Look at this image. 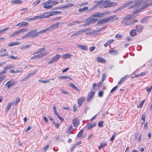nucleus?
Listing matches in <instances>:
<instances>
[{
	"instance_id": "48",
	"label": "nucleus",
	"mask_w": 152,
	"mask_h": 152,
	"mask_svg": "<svg viewBox=\"0 0 152 152\" xmlns=\"http://www.w3.org/2000/svg\"><path fill=\"white\" fill-rule=\"evenodd\" d=\"M116 133H113V135H112V137L110 139V141H113L114 139V138L115 136L116 135Z\"/></svg>"
},
{
	"instance_id": "41",
	"label": "nucleus",
	"mask_w": 152,
	"mask_h": 152,
	"mask_svg": "<svg viewBox=\"0 0 152 152\" xmlns=\"http://www.w3.org/2000/svg\"><path fill=\"white\" fill-rule=\"evenodd\" d=\"M12 103H9L7 106L6 108V111L7 112L8 111H9L10 109L11 106H12Z\"/></svg>"
},
{
	"instance_id": "49",
	"label": "nucleus",
	"mask_w": 152,
	"mask_h": 152,
	"mask_svg": "<svg viewBox=\"0 0 152 152\" xmlns=\"http://www.w3.org/2000/svg\"><path fill=\"white\" fill-rule=\"evenodd\" d=\"M9 28V27H7L4 28L3 29L1 30H0V33L6 31H7L8 30Z\"/></svg>"
},
{
	"instance_id": "5",
	"label": "nucleus",
	"mask_w": 152,
	"mask_h": 152,
	"mask_svg": "<svg viewBox=\"0 0 152 152\" xmlns=\"http://www.w3.org/2000/svg\"><path fill=\"white\" fill-rule=\"evenodd\" d=\"M44 13L45 14H48V15H45V14H43L41 15L35 16L34 18L36 19H41L46 18L47 17H49L50 16L56 15L55 11H51L50 12H45Z\"/></svg>"
},
{
	"instance_id": "33",
	"label": "nucleus",
	"mask_w": 152,
	"mask_h": 152,
	"mask_svg": "<svg viewBox=\"0 0 152 152\" xmlns=\"http://www.w3.org/2000/svg\"><path fill=\"white\" fill-rule=\"evenodd\" d=\"M109 52L113 56L118 53V52L117 50H110Z\"/></svg>"
},
{
	"instance_id": "23",
	"label": "nucleus",
	"mask_w": 152,
	"mask_h": 152,
	"mask_svg": "<svg viewBox=\"0 0 152 152\" xmlns=\"http://www.w3.org/2000/svg\"><path fill=\"white\" fill-rule=\"evenodd\" d=\"M94 91H91L88 95L87 101H89L92 98H93V96L94 95Z\"/></svg>"
},
{
	"instance_id": "54",
	"label": "nucleus",
	"mask_w": 152,
	"mask_h": 152,
	"mask_svg": "<svg viewBox=\"0 0 152 152\" xmlns=\"http://www.w3.org/2000/svg\"><path fill=\"white\" fill-rule=\"evenodd\" d=\"M20 99L19 97H17L14 103L15 105H17L18 103L20 101Z\"/></svg>"
},
{
	"instance_id": "43",
	"label": "nucleus",
	"mask_w": 152,
	"mask_h": 152,
	"mask_svg": "<svg viewBox=\"0 0 152 152\" xmlns=\"http://www.w3.org/2000/svg\"><path fill=\"white\" fill-rule=\"evenodd\" d=\"M31 46V44H29L28 45H26L25 46H23L21 48V49H26L28 48Z\"/></svg>"
},
{
	"instance_id": "16",
	"label": "nucleus",
	"mask_w": 152,
	"mask_h": 152,
	"mask_svg": "<svg viewBox=\"0 0 152 152\" xmlns=\"http://www.w3.org/2000/svg\"><path fill=\"white\" fill-rule=\"evenodd\" d=\"M133 3L131 4L133 8L137 7L141 5V2L140 1H132Z\"/></svg>"
},
{
	"instance_id": "42",
	"label": "nucleus",
	"mask_w": 152,
	"mask_h": 152,
	"mask_svg": "<svg viewBox=\"0 0 152 152\" xmlns=\"http://www.w3.org/2000/svg\"><path fill=\"white\" fill-rule=\"evenodd\" d=\"M40 2V0H37L35 2H34L32 4V6H37L38 4Z\"/></svg>"
},
{
	"instance_id": "34",
	"label": "nucleus",
	"mask_w": 152,
	"mask_h": 152,
	"mask_svg": "<svg viewBox=\"0 0 152 152\" xmlns=\"http://www.w3.org/2000/svg\"><path fill=\"white\" fill-rule=\"evenodd\" d=\"M69 85L76 90L80 91L79 89L73 83H69Z\"/></svg>"
},
{
	"instance_id": "4",
	"label": "nucleus",
	"mask_w": 152,
	"mask_h": 152,
	"mask_svg": "<svg viewBox=\"0 0 152 152\" xmlns=\"http://www.w3.org/2000/svg\"><path fill=\"white\" fill-rule=\"evenodd\" d=\"M98 19L94 18L92 16H91L90 17L88 18L86 21L85 22V23L83 25V27H85L86 26H88L90 24L94 23Z\"/></svg>"
},
{
	"instance_id": "62",
	"label": "nucleus",
	"mask_w": 152,
	"mask_h": 152,
	"mask_svg": "<svg viewBox=\"0 0 152 152\" xmlns=\"http://www.w3.org/2000/svg\"><path fill=\"white\" fill-rule=\"evenodd\" d=\"M72 129H73V127H72V126L71 125L69 127L67 132H70V131H72Z\"/></svg>"
},
{
	"instance_id": "64",
	"label": "nucleus",
	"mask_w": 152,
	"mask_h": 152,
	"mask_svg": "<svg viewBox=\"0 0 152 152\" xmlns=\"http://www.w3.org/2000/svg\"><path fill=\"white\" fill-rule=\"evenodd\" d=\"M61 18V17H58L55 18H53V21H55L56 20H58L60 19Z\"/></svg>"
},
{
	"instance_id": "36",
	"label": "nucleus",
	"mask_w": 152,
	"mask_h": 152,
	"mask_svg": "<svg viewBox=\"0 0 152 152\" xmlns=\"http://www.w3.org/2000/svg\"><path fill=\"white\" fill-rule=\"evenodd\" d=\"M88 9V7H85L82 8H80L78 10V11L79 12H81L85 11L87 10Z\"/></svg>"
},
{
	"instance_id": "29",
	"label": "nucleus",
	"mask_w": 152,
	"mask_h": 152,
	"mask_svg": "<svg viewBox=\"0 0 152 152\" xmlns=\"http://www.w3.org/2000/svg\"><path fill=\"white\" fill-rule=\"evenodd\" d=\"M77 46L78 47L82 50H88V47L86 46H84L82 45H77Z\"/></svg>"
},
{
	"instance_id": "24",
	"label": "nucleus",
	"mask_w": 152,
	"mask_h": 152,
	"mask_svg": "<svg viewBox=\"0 0 152 152\" xmlns=\"http://www.w3.org/2000/svg\"><path fill=\"white\" fill-rule=\"evenodd\" d=\"M49 3H48V1L47 2H44L43 4V5H44V8H46L47 9H49L50 8H51L53 7V5H48L49 4Z\"/></svg>"
},
{
	"instance_id": "32",
	"label": "nucleus",
	"mask_w": 152,
	"mask_h": 152,
	"mask_svg": "<svg viewBox=\"0 0 152 152\" xmlns=\"http://www.w3.org/2000/svg\"><path fill=\"white\" fill-rule=\"evenodd\" d=\"M96 59L97 61L99 62L103 63H105L106 62V61L104 59L100 57H97Z\"/></svg>"
},
{
	"instance_id": "22",
	"label": "nucleus",
	"mask_w": 152,
	"mask_h": 152,
	"mask_svg": "<svg viewBox=\"0 0 152 152\" xmlns=\"http://www.w3.org/2000/svg\"><path fill=\"white\" fill-rule=\"evenodd\" d=\"M104 14V13H101L99 12H97L96 13L93 14L92 16L94 17H98L99 18H102Z\"/></svg>"
},
{
	"instance_id": "27",
	"label": "nucleus",
	"mask_w": 152,
	"mask_h": 152,
	"mask_svg": "<svg viewBox=\"0 0 152 152\" xmlns=\"http://www.w3.org/2000/svg\"><path fill=\"white\" fill-rule=\"evenodd\" d=\"M85 98L83 97H82L78 100V103L79 106L80 107L82 105L85 100Z\"/></svg>"
},
{
	"instance_id": "30",
	"label": "nucleus",
	"mask_w": 152,
	"mask_h": 152,
	"mask_svg": "<svg viewBox=\"0 0 152 152\" xmlns=\"http://www.w3.org/2000/svg\"><path fill=\"white\" fill-rule=\"evenodd\" d=\"M20 43L18 42H12L8 44V46L9 47H12L15 45H19Z\"/></svg>"
},
{
	"instance_id": "44",
	"label": "nucleus",
	"mask_w": 152,
	"mask_h": 152,
	"mask_svg": "<svg viewBox=\"0 0 152 152\" xmlns=\"http://www.w3.org/2000/svg\"><path fill=\"white\" fill-rule=\"evenodd\" d=\"M126 76L122 77L121 80L118 82V84H120L121 83L126 79Z\"/></svg>"
},
{
	"instance_id": "45",
	"label": "nucleus",
	"mask_w": 152,
	"mask_h": 152,
	"mask_svg": "<svg viewBox=\"0 0 152 152\" xmlns=\"http://www.w3.org/2000/svg\"><path fill=\"white\" fill-rule=\"evenodd\" d=\"M83 132V130L82 129L79 132V133L77 135V137H80L82 135Z\"/></svg>"
},
{
	"instance_id": "12",
	"label": "nucleus",
	"mask_w": 152,
	"mask_h": 152,
	"mask_svg": "<svg viewBox=\"0 0 152 152\" xmlns=\"http://www.w3.org/2000/svg\"><path fill=\"white\" fill-rule=\"evenodd\" d=\"M146 2L148 3L143 6L141 8V10L145 9L148 6L152 5V0H146Z\"/></svg>"
},
{
	"instance_id": "25",
	"label": "nucleus",
	"mask_w": 152,
	"mask_h": 152,
	"mask_svg": "<svg viewBox=\"0 0 152 152\" xmlns=\"http://www.w3.org/2000/svg\"><path fill=\"white\" fill-rule=\"evenodd\" d=\"M15 67V66L14 65H7L4 67V69L6 71V72H7V70L10 69L12 68H14Z\"/></svg>"
},
{
	"instance_id": "55",
	"label": "nucleus",
	"mask_w": 152,
	"mask_h": 152,
	"mask_svg": "<svg viewBox=\"0 0 152 152\" xmlns=\"http://www.w3.org/2000/svg\"><path fill=\"white\" fill-rule=\"evenodd\" d=\"M103 95V92L102 91H100L99 92L98 96L100 97H102Z\"/></svg>"
},
{
	"instance_id": "1",
	"label": "nucleus",
	"mask_w": 152,
	"mask_h": 152,
	"mask_svg": "<svg viewBox=\"0 0 152 152\" xmlns=\"http://www.w3.org/2000/svg\"><path fill=\"white\" fill-rule=\"evenodd\" d=\"M139 12V10H136L134 11L131 14L128 15L123 17V20L121 21L122 24L126 26L134 24L137 22V20L136 19L131 21L128 20L138 16Z\"/></svg>"
},
{
	"instance_id": "19",
	"label": "nucleus",
	"mask_w": 152,
	"mask_h": 152,
	"mask_svg": "<svg viewBox=\"0 0 152 152\" xmlns=\"http://www.w3.org/2000/svg\"><path fill=\"white\" fill-rule=\"evenodd\" d=\"M96 125V123H88L85 127V128H87L88 129H91L94 127Z\"/></svg>"
},
{
	"instance_id": "18",
	"label": "nucleus",
	"mask_w": 152,
	"mask_h": 152,
	"mask_svg": "<svg viewBox=\"0 0 152 152\" xmlns=\"http://www.w3.org/2000/svg\"><path fill=\"white\" fill-rule=\"evenodd\" d=\"M133 3V2L132 1H130L129 3L126 4L124 5H123L122 6L119 7L118 10H117V12L121 10L122 9H124L125 7H127L129 6V5Z\"/></svg>"
},
{
	"instance_id": "21",
	"label": "nucleus",
	"mask_w": 152,
	"mask_h": 152,
	"mask_svg": "<svg viewBox=\"0 0 152 152\" xmlns=\"http://www.w3.org/2000/svg\"><path fill=\"white\" fill-rule=\"evenodd\" d=\"M28 28H23L20 29L19 30L15 31L17 34V35H20L22 33H24L27 32L28 31Z\"/></svg>"
},
{
	"instance_id": "3",
	"label": "nucleus",
	"mask_w": 152,
	"mask_h": 152,
	"mask_svg": "<svg viewBox=\"0 0 152 152\" xmlns=\"http://www.w3.org/2000/svg\"><path fill=\"white\" fill-rule=\"evenodd\" d=\"M45 49V48H41L39 49L38 50L36 51L35 52L33 53V55L35 54H37L39 53L38 54L36 55H35L31 57L30 58L31 60H33L36 59H39L40 58L44 56H45L49 53L48 52H43Z\"/></svg>"
},
{
	"instance_id": "59",
	"label": "nucleus",
	"mask_w": 152,
	"mask_h": 152,
	"mask_svg": "<svg viewBox=\"0 0 152 152\" xmlns=\"http://www.w3.org/2000/svg\"><path fill=\"white\" fill-rule=\"evenodd\" d=\"M37 70L36 69L34 71L32 72H31L29 73V74H30V75L31 76L32 75H34L37 72Z\"/></svg>"
},
{
	"instance_id": "28",
	"label": "nucleus",
	"mask_w": 152,
	"mask_h": 152,
	"mask_svg": "<svg viewBox=\"0 0 152 152\" xmlns=\"http://www.w3.org/2000/svg\"><path fill=\"white\" fill-rule=\"evenodd\" d=\"M71 56L72 55L71 54L68 53L64 54L62 55V56L64 59H66L69 58L71 57Z\"/></svg>"
},
{
	"instance_id": "35",
	"label": "nucleus",
	"mask_w": 152,
	"mask_h": 152,
	"mask_svg": "<svg viewBox=\"0 0 152 152\" xmlns=\"http://www.w3.org/2000/svg\"><path fill=\"white\" fill-rule=\"evenodd\" d=\"M104 4V0H102L100 1H99L97 2L96 3V6L98 7H100V5H102V7H103Z\"/></svg>"
},
{
	"instance_id": "63",
	"label": "nucleus",
	"mask_w": 152,
	"mask_h": 152,
	"mask_svg": "<svg viewBox=\"0 0 152 152\" xmlns=\"http://www.w3.org/2000/svg\"><path fill=\"white\" fill-rule=\"evenodd\" d=\"M10 58H11L12 59H14V60H16L18 58V56L15 57V56H10Z\"/></svg>"
},
{
	"instance_id": "31",
	"label": "nucleus",
	"mask_w": 152,
	"mask_h": 152,
	"mask_svg": "<svg viewBox=\"0 0 152 152\" xmlns=\"http://www.w3.org/2000/svg\"><path fill=\"white\" fill-rule=\"evenodd\" d=\"M136 30L132 29L130 32V34L131 36L134 37L137 34Z\"/></svg>"
},
{
	"instance_id": "8",
	"label": "nucleus",
	"mask_w": 152,
	"mask_h": 152,
	"mask_svg": "<svg viewBox=\"0 0 152 152\" xmlns=\"http://www.w3.org/2000/svg\"><path fill=\"white\" fill-rule=\"evenodd\" d=\"M91 30V29L89 28L80 30L79 31L76 32L73 34L71 35L70 36V37H72L74 36H78L81 34L82 33Z\"/></svg>"
},
{
	"instance_id": "60",
	"label": "nucleus",
	"mask_w": 152,
	"mask_h": 152,
	"mask_svg": "<svg viewBox=\"0 0 152 152\" xmlns=\"http://www.w3.org/2000/svg\"><path fill=\"white\" fill-rule=\"evenodd\" d=\"M95 47L94 46H92L90 48V51L91 52H93L95 49Z\"/></svg>"
},
{
	"instance_id": "38",
	"label": "nucleus",
	"mask_w": 152,
	"mask_h": 152,
	"mask_svg": "<svg viewBox=\"0 0 152 152\" xmlns=\"http://www.w3.org/2000/svg\"><path fill=\"white\" fill-rule=\"evenodd\" d=\"M107 145V144L106 142L104 143L102 142L101 143L100 146L99 147V149L100 150L102 148H103L105 146H106Z\"/></svg>"
},
{
	"instance_id": "52",
	"label": "nucleus",
	"mask_w": 152,
	"mask_h": 152,
	"mask_svg": "<svg viewBox=\"0 0 152 152\" xmlns=\"http://www.w3.org/2000/svg\"><path fill=\"white\" fill-rule=\"evenodd\" d=\"M147 18H145L141 20V22L143 23H146L147 22Z\"/></svg>"
},
{
	"instance_id": "39",
	"label": "nucleus",
	"mask_w": 152,
	"mask_h": 152,
	"mask_svg": "<svg viewBox=\"0 0 152 152\" xmlns=\"http://www.w3.org/2000/svg\"><path fill=\"white\" fill-rule=\"evenodd\" d=\"M21 3V1L19 0H14L11 1L12 4H20Z\"/></svg>"
},
{
	"instance_id": "7",
	"label": "nucleus",
	"mask_w": 152,
	"mask_h": 152,
	"mask_svg": "<svg viewBox=\"0 0 152 152\" xmlns=\"http://www.w3.org/2000/svg\"><path fill=\"white\" fill-rule=\"evenodd\" d=\"M103 7L104 8L110 7L117 5V4L114 2H111L110 1H104Z\"/></svg>"
},
{
	"instance_id": "58",
	"label": "nucleus",
	"mask_w": 152,
	"mask_h": 152,
	"mask_svg": "<svg viewBox=\"0 0 152 152\" xmlns=\"http://www.w3.org/2000/svg\"><path fill=\"white\" fill-rule=\"evenodd\" d=\"M117 87H118V86H115V87H114V88H113V89L110 91V93H113V92H114V91H115V90H116V89H117Z\"/></svg>"
},
{
	"instance_id": "47",
	"label": "nucleus",
	"mask_w": 152,
	"mask_h": 152,
	"mask_svg": "<svg viewBox=\"0 0 152 152\" xmlns=\"http://www.w3.org/2000/svg\"><path fill=\"white\" fill-rule=\"evenodd\" d=\"M53 110L54 111L55 114L56 115L58 114L56 109V107L55 106H54L53 108Z\"/></svg>"
},
{
	"instance_id": "2",
	"label": "nucleus",
	"mask_w": 152,
	"mask_h": 152,
	"mask_svg": "<svg viewBox=\"0 0 152 152\" xmlns=\"http://www.w3.org/2000/svg\"><path fill=\"white\" fill-rule=\"evenodd\" d=\"M37 29L30 31L23 36L21 39H24L29 37L33 38L40 34L44 33L43 30H42L37 32Z\"/></svg>"
},
{
	"instance_id": "13",
	"label": "nucleus",
	"mask_w": 152,
	"mask_h": 152,
	"mask_svg": "<svg viewBox=\"0 0 152 152\" xmlns=\"http://www.w3.org/2000/svg\"><path fill=\"white\" fill-rule=\"evenodd\" d=\"M83 21L82 20H78L75 21H73L68 24H67L68 26H70L73 25H76L77 24L82 23Z\"/></svg>"
},
{
	"instance_id": "6",
	"label": "nucleus",
	"mask_w": 152,
	"mask_h": 152,
	"mask_svg": "<svg viewBox=\"0 0 152 152\" xmlns=\"http://www.w3.org/2000/svg\"><path fill=\"white\" fill-rule=\"evenodd\" d=\"M59 25L60 23L59 22H57L53 24L45 29H42L44 33H45L47 31H51L53 29H56L59 27Z\"/></svg>"
},
{
	"instance_id": "57",
	"label": "nucleus",
	"mask_w": 152,
	"mask_h": 152,
	"mask_svg": "<svg viewBox=\"0 0 152 152\" xmlns=\"http://www.w3.org/2000/svg\"><path fill=\"white\" fill-rule=\"evenodd\" d=\"M146 118V115L145 114H143L142 116V119L143 121V123L145 122Z\"/></svg>"
},
{
	"instance_id": "40",
	"label": "nucleus",
	"mask_w": 152,
	"mask_h": 152,
	"mask_svg": "<svg viewBox=\"0 0 152 152\" xmlns=\"http://www.w3.org/2000/svg\"><path fill=\"white\" fill-rule=\"evenodd\" d=\"M21 11L22 12H21V14L22 15L24 13L26 12H27L28 11V10L27 8H24L21 10Z\"/></svg>"
},
{
	"instance_id": "26",
	"label": "nucleus",
	"mask_w": 152,
	"mask_h": 152,
	"mask_svg": "<svg viewBox=\"0 0 152 152\" xmlns=\"http://www.w3.org/2000/svg\"><path fill=\"white\" fill-rule=\"evenodd\" d=\"M15 67V66L14 65H7L4 67V69L6 71V72H7V70L10 69L12 68H14Z\"/></svg>"
},
{
	"instance_id": "53",
	"label": "nucleus",
	"mask_w": 152,
	"mask_h": 152,
	"mask_svg": "<svg viewBox=\"0 0 152 152\" xmlns=\"http://www.w3.org/2000/svg\"><path fill=\"white\" fill-rule=\"evenodd\" d=\"M56 115L60 119V120L61 121H64V119L62 117L59 116L58 114Z\"/></svg>"
},
{
	"instance_id": "11",
	"label": "nucleus",
	"mask_w": 152,
	"mask_h": 152,
	"mask_svg": "<svg viewBox=\"0 0 152 152\" xmlns=\"http://www.w3.org/2000/svg\"><path fill=\"white\" fill-rule=\"evenodd\" d=\"M116 15H113L107 18L108 22L111 21V22H113L115 20L118 19L119 18H116Z\"/></svg>"
},
{
	"instance_id": "51",
	"label": "nucleus",
	"mask_w": 152,
	"mask_h": 152,
	"mask_svg": "<svg viewBox=\"0 0 152 152\" xmlns=\"http://www.w3.org/2000/svg\"><path fill=\"white\" fill-rule=\"evenodd\" d=\"M6 77L5 75H3V76L0 77V83H1L3 80Z\"/></svg>"
},
{
	"instance_id": "56",
	"label": "nucleus",
	"mask_w": 152,
	"mask_h": 152,
	"mask_svg": "<svg viewBox=\"0 0 152 152\" xmlns=\"http://www.w3.org/2000/svg\"><path fill=\"white\" fill-rule=\"evenodd\" d=\"M104 122L103 121H101L99 122L98 124V126L99 127H102L103 126V123Z\"/></svg>"
},
{
	"instance_id": "15",
	"label": "nucleus",
	"mask_w": 152,
	"mask_h": 152,
	"mask_svg": "<svg viewBox=\"0 0 152 152\" xmlns=\"http://www.w3.org/2000/svg\"><path fill=\"white\" fill-rule=\"evenodd\" d=\"M133 3L131 4L133 8L137 7L141 5V2L140 1H132Z\"/></svg>"
},
{
	"instance_id": "20",
	"label": "nucleus",
	"mask_w": 152,
	"mask_h": 152,
	"mask_svg": "<svg viewBox=\"0 0 152 152\" xmlns=\"http://www.w3.org/2000/svg\"><path fill=\"white\" fill-rule=\"evenodd\" d=\"M80 121L77 118H75L73 121V124L75 127L77 128L79 125Z\"/></svg>"
},
{
	"instance_id": "50",
	"label": "nucleus",
	"mask_w": 152,
	"mask_h": 152,
	"mask_svg": "<svg viewBox=\"0 0 152 152\" xmlns=\"http://www.w3.org/2000/svg\"><path fill=\"white\" fill-rule=\"evenodd\" d=\"M146 74V73L145 72H142L139 75H135V77H139V76H141L143 75H145Z\"/></svg>"
},
{
	"instance_id": "37",
	"label": "nucleus",
	"mask_w": 152,
	"mask_h": 152,
	"mask_svg": "<svg viewBox=\"0 0 152 152\" xmlns=\"http://www.w3.org/2000/svg\"><path fill=\"white\" fill-rule=\"evenodd\" d=\"M136 28V30L137 32L141 31L143 29V26H137Z\"/></svg>"
},
{
	"instance_id": "14",
	"label": "nucleus",
	"mask_w": 152,
	"mask_h": 152,
	"mask_svg": "<svg viewBox=\"0 0 152 152\" xmlns=\"http://www.w3.org/2000/svg\"><path fill=\"white\" fill-rule=\"evenodd\" d=\"M108 22L107 18L99 19L97 22V23L99 24H104Z\"/></svg>"
},
{
	"instance_id": "61",
	"label": "nucleus",
	"mask_w": 152,
	"mask_h": 152,
	"mask_svg": "<svg viewBox=\"0 0 152 152\" xmlns=\"http://www.w3.org/2000/svg\"><path fill=\"white\" fill-rule=\"evenodd\" d=\"M49 145H48L44 147V151L46 152L47 151V150L49 148Z\"/></svg>"
},
{
	"instance_id": "17",
	"label": "nucleus",
	"mask_w": 152,
	"mask_h": 152,
	"mask_svg": "<svg viewBox=\"0 0 152 152\" xmlns=\"http://www.w3.org/2000/svg\"><path fill=\"white\" fill-rule=\"evenodd\" d=\"M28 22L23 21L18 23L16 26H19V27L26 26L28 25Z\"/></svg>"
},
{
	"instance_id": "9",
	"label": "nucleus",
	"mask_w": 152,
	"mask_h": 152,
	"mask_svg": "<svg viewBox=\"0 0 152 152\" xmlns=\"http://www.w3.org/2000/svg\"><path fill=\"white\" fill-rule=\"evenodd\" d=\"M17 82L14 81L13 79H12L7 81L5 84V86H6L8 88H9L11 87L16 84Z\"/></svg>"
},
{
	"instance_id": "46",
	"label": "nucleus",
	"mask_w": 152,
	"mask_h": 152,
	"mask_svg": "<svg viewBox=\"0 0 152 152\" xmlns=\"http://www.w3.org/2000/svg\"><path fill=\"white\" fill-rule=\"evenodd\" d=\"M16 35H17V34L16 33V31H15L13 33L10 35H9V36L10 37V38H12L16 36Z\"/></svg>"
},
{
	"instance_id": "10",
	"label": "nucleus",
	"mask_w": 152,
	"mask_h": 152,
	"mask_svg": "<svg viewBox=\"0 0 152 152\" xmlns=\"http://www.w3.org/2000/svg\"><path fill=\"white\" fill-rule=\"evenodd\" d=\"M61 56L58 54H56L55 56L53 57L49 62L48 64H50L53 63L54 62L56 61Z\"/></svg>"
}]
</instances>
